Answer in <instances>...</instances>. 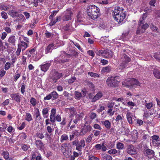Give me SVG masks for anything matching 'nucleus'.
<instances>
[{"instance_id":"f257e3e1","label":"nucleus","mask_w":160,"mask_h":160,"mask_svg":"<svg viewBox=\"0 0 160 160\" xmlns=\"http://www.w3.org/2000/svg\"><path fill=\"white\" fill-rule=\"evenodd\" d=\"M120 81L121 79L119 76H112L108 78L106 83L108 87L116 88L118 87Z\"/></svg>"},{"instance_id":"f03ea898","label":"nucleus","mask_w":160,"mask_h":160,"mask_svg":"<svg viewBox=\"0 0 160 160\" xmlns=\"http://www.w3.org/2000/svg\"><path fill=\"white\" fill-rule=\"evenodd\" d=\"M100 12L99 8L94 5H93L89 8L87 11L88 16L92 19H97Z\"/></svg>"},{"instance_id":"7ed1b4c3","label":"nucleus","mask_w":160,"mask_h":160,"mask_svg":"<svg viewBox=\"0 0 160 160\" xmlns=\"http://www.w3.org/2000/svg\"><path fill=\"white\" fill-rule=\"evenodd\" d=\"M147 17V14L144 13L141 18H140L139 20V27L138 28L137 33H139L140 32H143L144 31L143 30H145L147 29L148 27V24L145 22V19Z\"/></svg>"},{"instance_id":"20e7f679","label":"nucleus","mask_w":160,"mask_h":160,"mask_svg":"<svg viewBox=\"0 0 160 160\" xmlns=\"http://www.w3.org/2000/svg\"><path fill=\"white\" fill-rule=\"evenodd\" d=\"M62 54L58 58L59 59L56 58L54 60V62L56 63H63L68 61L67 58H69L72 56L71 54L66 53L64 51L62 52Z\"/></svg>"},{"instance_id":"39448f33","label":"nucleus","mask_w":160,"mask_h":160,"mask_svg":"<svg viewBox=\"0 0 160 160\" xmlns=\"http://www.w3.org/2000/svg\"><path fill=\"white\" fill-rule=\"evenodd\" d=\"M130 60L126 55L123 54L120 60L121 64L118 67L119 69L122 70L127 67L128 63L130 61Z\"/></svg>"},{"instance_id":"423d86ee","label":"nucleus","mask_w":160,"mask_h":160,"mask_svg":"<svg viewBox=\"0 0 160 160\" xmlns=\"http://www.w3.org/2000/svg\"><path fill=\"white\" fill-rule=\"evenodd\" d=\"M98 54L99 56H102L107 58H111L113 56V53L108 49H102L98 52Z\"/></svg>"},{"instance_id":"0eeeda50","label":"nucleus","mask_w":160,"mask_h":160,"mask_svg":"<svg viewBox=\"0 0 160 160\" xmlns=\"http://www.w3.org/2000/svg\"><path fill=\"white\" fill-rule=\"evenodd\" d=\"M72 13V11L67 9L63 13V16L62 17V19L63 21H67L71 19Z\"/></svg>"},{"instance_id":"6e6552de","label":"nucleus","mask_w":160,"mask_h":160,"mask_svg":"<svg viewBox=\"0 0 160 160\" xmlns=\"http://www.w3.org/2000/svg\"><path fill=\"white\" fill-rule=\"evenodd\" d=\"M125 85L127 86H132L134 85L140 86V83L136 79L134 78L129 79V80L124 82Z\"/></svg>"},{"instance_id":"1a4fd4ad","label":"nucleus","mask_w":160,"mask_h":160,"mask_svg":"<svg viewBox=\"0 0 160 160\" xmlns=\"http://www.w3.org/2000/svg\"><path fill=\"white\" fill-rule=\"evenodd\" d=\"M52 61H48L43 62L40 65L41 70L44 72H46L49 69L51 65V62Z\"/></svg>"},{"instance_id":"9d476101","label":"nucleus","mask_w":160,"mask_h":160,"mask_svg":"<svg viewBox=\"0 0 160 160\" xmlns=\"http://www.w3.org/2000/svg\"><path fill=\"white\" fill-rule=\"evenodd\" d=\"M126 152L129 154L131 155H135L137 153V151L136 148L131 144L128 145Z\"/></svg>"},{"instance_id":"9b49d317","label":"nucleus","mask_w":160,"mask_h":160,"mask_svg":"<svg viewBox=\"0 0 160 160\" xmlns=\"http://www.w3.org/2000/svg\"><path fill=\"white\" fill-rule=\"evenodd\" d=\"M92 129V127L90 125H87L85 123L82 127L81 131L82 135H85L90 132Z\"/></svg>"},{"instance_id":"f8f14e48","label":"nucleus","mask_w":160,"mask_h":160,"mask_svg":"<svg viewBox=\"0 0 160 160\" xmlns=\"http://www.w3.org/2000/svg\"><path fill=\"white\" fill-rule=\"evenodd\" d=\"M126 17L125 12H121L120 14L115 17V19L118 22H122Z\"/></svg>"},{"instance_id":"ddd939ff","label":"nucleus","mask_w":160,"mask_h":160,"mask_svg":"<svg viewBox=\"0 0 160 160\" xmlns=\"http://www.w3.org/2000/svg\"><path fill=\"white\" fill-rule=\"evenodd\" d=\"M144 154L148 158L153 157L154 156V152L153 150L148 148L144 151Z\"/></svg>"},{"instance_id":"4468645a","label":"nucleus","mask_w":160,"mask_h":160,"mask_svg":"<svg viewBox=\"0 0 160 160\" xmlns=\"http://www.w3.org/2000/svg\"><path fill=\"white\" fill-rule=\"evenodd\" d=\"M69 112H70L69 117L71 118V120L68 124V125L70 126L72 120V118L74 116H75L76 114H77V112L75 108H71L69 109Z\"/></svg>"},{"instance_id":"2eb2a0df","label":"nucleus","mask_w":160,"mask_h":160,"mask_svg":"<svg viewBox=\"0 0 160 160\" xmlns=\"http://www.w3.org/2000/svg\"><path fill=\"white\" fill-rule=\"evenodd\" d=\"M56 112V110L55 108H52L51 109L50 116V120L52 123H54L56 121L55 114Z\"/></svg>"},{"instance_id":"dca6fc26","label":"nucleus","mask_w":160,"mask_h":160,"mask_svg":"<svg viewBox=\"0 0 160 160\" xmlns=\"http://www.w3.org/2000/svg\"><path fill=\"white\" fill-rule=\"evenodd\" d=\"M85 145V142L84 140H81L78 144V147H76V149L79 151V153L81 154V150L82 148H83Z\"/></svg>"},{"instance_id":"f3484780","label":"nucleus","mask_w":160,"mask_h":160,"mask_svg":"<svg viewBox=\"0 0 160 160\" xmlns=\"http://www.w3.org/2000/svg\"><path fill=\"white\" fill-rule=\"evenodd\" d=\"M12 99L16 102L19 103L21 101V96L18 93L12 94L10 95Z\"/></svg>"},{"instance_id":"a211bd4d","label":"nucleus","mask_w":160,"mask_h":160,"mask_svg":"<svg viewBox=\"0 0 160 160\" xmlns=\"http://www.w3.org/2000/svg\"><path fill=\"white\" fill-rule=\"evenodd\" d=\"M152 143L155 146H158L160 145V141L159 137L157 135H154L152 137Z\"/></svg>"},{"instance_id":"6ab92c4d","label":"nucleus","mask_w":160,"mask_h":160,"mask_svg":"<svg viewBox=\"0 0 160 160\" xmlns=\"http://www.w3.org/2000/svg\"><path fill=\"white\" fill-rule=\"evenodd\" d=\"M121 12H125L124 11V10L122 8L120 7H115L114 10L113 11V13H114V17L117 16V15H118L121 13Z\"/></svg>"},{"instance_id":"aec40b11","label":"nucleus","mask_w":160,"mask_h":160,"mask_svg":"<svg viewBox=\"0 0 160 160\" xmlns=\"http://www.w3.org/2000/svg\"><path fill=\"white\" fill-rule=\"evenodd\" d=\"M8 41L9 44L12 46H15V45L16 40L15 37L14 35H12L10 36L8 38Z\"/></svg>"},{"instance_id":"412c9836","label":"nucleus","mask_w":160,"mask_h":160,"mask_svg":"<svg viewBox=\"0 0 160 160\" xmlns=\"http://www.w3.org/2000/svg\"><path fill=\"white\" fill-rule=\"evenodd\" d=\"M61 149L63 155L65 156L66 157H67V156L66 155V152L68 150V148L67 144L66 143L62 144L61 146Z\"/></svg>"},{"instance_id":"4be33fe9","label":"nucleus","mask_w":160,"mask_h":160,"mask_svg":"<svg viewBox=\"0 0 160 160\" xmlns=\"http://www.w3.org/2000/svg\"><path fill=\"white\" fill-rule=\"evenodd\" d=\"M150 69H153V74L154 77L158 79H160V71L157 69L154 68L153 67H150Z\"/></svg>"},{"instance_id":"5701e85b","label":"nucleus","mask_w":160,"mask_h":160,"mask_svg":"<svg viewBox=\"0 0 160 160\" xmlns=\"http://www.w3.org/2000/svg\"><path fill=\"white\" fill-rule=\"evenodd\" d=\"M35 143L37 147L41 149H43L44 148V145L40 140H38L35 141Z\"/></svg>"},{"instance_id":"b1692460","label":"nucleus","mask_w":160,"mask_h":160,"mask_svg":"<svg viewBox=\"0 0 160 160\" xmlns=\"http://www.w3.org/2000/svg\"><path fill=\"white\" fill-rule=\"evenodd\" d=\"M63 29L64 31L68 32H71L73 30V28L71 24L68 23L65 25L63 27Z\"/></svg>"},{"instance_id":"393cba45","label":"nucleus","mask_w":160,"mask_h":160,"mask_svg":"<svg viewBox=\"0 0 160 160\" xmlns=\"http://www.w3.org/2000/svg\"><path fill=\"white\" fill-rule=\"evenodd\" d=\"M2 155L3 157L6 160H12V158L11 157H9V153L8 151H2Z\"/></svg>"},{"instance_id":"a878e982","label":"nucleus","mask_w":160,"mask_h":160,"mask_svg":"<svg viewBox=\"0 0 160 160\" xmlns=\"http://www.w3.org/2000/svg\"><path fill=\"white\" fill-rule=\"evenodd\" d=\"M18 46L21 49L22 48V51L23 52L28 47V45L24 42L21 41L20 43L18 44Z\"/></svg>"},{"instance_id":"bb28decb","label":"nucleus","mask_w":160,"mask_h":160,"mask_svg":"<svg viewBox=\"0 0 160 160\" xmlns=\"http://www.w3.org/2000/svg\"><path fill=\"white\" fill-rule=\"evenodd\" d=\"M103 94L101 92H98L92 98V102H94L102 97Z\"/></svg>"},{"instance_id":"cd10ccee","label":"nucleus","mask_w":160,"mask_h":160,"mask_svg":"<svg viewBox=\"0 0 160 160\" xmlns=\"http://www.w3.org/2000/svg\"><path fill=\"white\" fill-rule=\"evenodd\" d=\"M36 110L35 112V119L40 121L42 120V118L40 115L39 109L38 108H36Z\"/></svg>"},{"instance_id":"c85d7f7f","label":"nucleus","mask_w":160,"mask_h":160,"mask_svg":"<svg viewBox=\"0 0 160 160\" xmlns=\"http://www.w3.org/2000/svg\"><path fill=\"white\" fill-rule=\"evenodd\" d=\"M49 109L48 108H44L42 110V114L44 118H47L48 116L47 114L48 113Z\"/></svg>"},{"instance_id":"c756f323","label":"nucleus","mask_w":160,"mask_h":160,"mask_svg":"<svg viewBox=\"0 0 160 160\" xmlns=\"http://www.w3.org/2000/svg\"><path fill=\"white\" fill-rule=\"evenodd\" d=\"M18 12L13 10H11L8 11V14L13 18L16 17Z\"/></svg>"},{"instance_id":"7c9ffc66","label":"nucleus","mask_w":160,"mask_h":160,"mask_svg":"<svg viewBox=\"0 0 160 160\" xmlns=\"http://www.w3.org/2000/svg\"><path fill=\"white\" fill-rule=\"evenodd\" d=\"M102 123L105 125V127L108 129H109L111 127V122L108 120H106L102 122Z\"/></svg>"},{"instance_id":"2f4dec72","label":"nucleus","mask_w":160,"mask_h":160,"mask_svg":"<svg viewBox=\"0 0 160 160\" xmlns=\"http://www.w3.org/2000/svg\"><path fill=\"white\" fill-rule=\"evenodd\" d=\"M68 139V135L65 134L62 135L60 138V142H63L64 141H67Z\"/></svg>"},{"instance_id":"473e14b6","label":"nucleus","mask_w":160,"mask_h":160,"mask_svg":"<svg viewBox=\"0 0 160 160\" xmlns=\"http://www.w3.org/2000/svg\"><path fill=\"white\" fill-rule=\"evenodd\" d=\"M53 44H51L48 45L47 48L45 50V52L46 53L51 52V50L53 49Z\"/></svg>"},{"instance_id":"72a5a7b5","label":"nucleus","mask_w":160,"mask_h":160,"mask_svg":"<svg viewBox=\"0 0 160 160\" xmlns=\"http://www.w3.org/2000/svg\"><path fill=\"white\" fill-rule=\"evenodd\" d=\"M25 120L28 122H29L32 120V115L30 113H26L25 115Z\"/></svg>"},{"instance_id":"f704fd0d","label":"nucleus","mask_w":160,"mask_h":160,"mask_svg":"<svg viewBox=\"0 0 160 160\" xmlns=\"http://www.w3.org/2000/svg\"><path fill=\"white\" fill-rule=\"evenodd\" d=\"M111 67L109 66H108L103 68L102 70V72H108L111 70Z\"/></svg>"},{"instance_id":"c9c22d12","label":"nucleus","mask_w":160,"mask_h":160,"mask_svg":"<svg viewBox=\"0 0 160 160\" xmlns=\"http://www.w3.org/2000/svg\"><path fill=\"white\" fill-rule=\"evenodd\" d=\"M102 158L105 160H112V157L109 155L106 154H103L102 155Z\"/></svg>"},{"instance_id":"e433bc0d","label":"nucleus","mask_w":160,"mask_h":160,"mask_svg":"<svg viewBox=\"0 0 160 160\" xmlns=\"http://www.w3.org/2000/svg\"><path fill=\"white\" fill-rule=\"evenodd\" d=\"M80 116L78 114H76L75 116V118L73 119V121L74 123L75 124H77L78 122V121H79L80 119Z\"/></svg>"},{"instance_id":"4c0bfd02","label":"nucleus","mask_w":160,"mask_h":160,"mask_svg":"<svg viewBox=\"0 0 160 160\" xmlns=\"http://www.w3.org/2000/svg\"><path fill=\"white\" fill-rule=\"evenodd\" d=\"M51 98L52 97L53 99H56L58 98V94L55 91H53L52 92L50 93Z\"/></svg>"},{"instance_id":"58836bf2","label":"nucleus","mask_w":160,"mask_h":160,"mask_svg":"<svg viewBox=\"0 0 160 160\" xmlns=\"http://www.w3.org/2000/svg\"><path fill=\"white\" fill-rule=\"evenodd\" d=\"M54 75L58 79H59L62 76V73H60L57 72H54Z\"/></svg>"},{"instance_id":"ea45409f","label":"nucleus","mask_w":160,"mask_h":160,"mask_svg":"<svg viewBox=\"0 0 160 160\" xmlns=\"http://www.w3.org/2000/svg\"><path fill=\"white\" fill-rule=\"evenodd\" d=\"M30 102L33 106H35L37 104V102L36 99L34 98H31L30 100Z\"/></svg>"},{"instance_id":"a19ab883","label":"nucleus","mask_w":160,"mask_h":160,"mask_svg":"<svg viewBox=\"0 0 160 160\" xmlns=\"http://www.w3.org/2000/svg\"><path fill=\"white\" fill-rule=\"evenodd\" d=\"M124 147V144L122 142H118L117 144V147L119 149H123Z\"/></svg>"},{"instance_id":"79ce46f5","label":"nucleus","mask_w":160,"mask_h":160,"mask_svg":"<svg viewBox=\"0 0 160 160\" xmlns=\"http://www.w3.org/2000/svg\"><path fill=\"white\" fill-rule=\"evenodd\" d=\"M9 9V8L4 5H0V9L1 10L7 11Z\"/></svg>"},{"instance_id":"37998d69","label":"nucleus","mask_w":160,"mask_h":160,"mask_svg":"<svg viewBox=\"0 0 160 160\" xmlns=\"http://www.w3.org/2000/svg\"><path fill=\"white\" fill-rule=\"evenodd\" d=\"M1 16L2 18L4 19H6L8 18L7 13L4 11L1 12Z\"/></svg>"},{"instance_id":"c03bdc74","label":"nucleus","mask_w":160,"mask_h":160,"mask_svg":"<svg viewBox=\"0 0 160 160\" xmlns=\"http://www.w3.org/2000/svg\"><path fill=\"white\" fill-rule=\"evenodd\" d=\"M127 118L128 122L132 124V118L129 113H128L127 114Z\"/></svg>"},{"instance_id":"a18cd8bd","label":"nucleus","mask_w":160,"mask_h":160,"mask_svg":"<svg viewBox=\"0 0 160 160\" xmlns=\"http://www.w3.org/2000/svg\"><path fill=\"white\" fill-rule=\"evenodd\" d=\"M88 74L91 77L94 78L99 77V75L98 74L92 72H88Z\"/></svg>"},{"instance_id":"49530a36","label":"nucleus","mask_w":160,"mask_h":160,"mask_svg":"<svg viewBox=\"0 0 160 160\" xmlns=\"http://www.w3.org/2000/svg\"><path fill=\"white\" fill-rule=\"evenodd\" d=\"M43 1V0H33V3L34 4V6L37 7L38 6L39 3L42 2Z\"/></svg>"},{"instance_id":"de8ad7c7","label":"nucleus","mask_w":160,"mask_h":160,"mask_svg":"<svg viewBox=\"0 0 160 160\" xmlns=\"http://www.w3.org/2000/svg\"><path fill=\"white\" fill-rule=\"evenodd\" d=\"M17 20H21L24 18V16L22 14H19L18 13L16 17Z\"/></svg>"},{"instance_id":"09e8293b","label":"nucleus","mask_w":160,"mask_h":160,"mask_svg":"<svg viewBox=\"0 0 160 160\" xmlns=\"http://www.w3.org/2000/svg\"><path fill=\"white\" fill-rule=\"evenodd\" d=\"M25 86L24 83L22 84V86L21 88V91L22 94H23L25 92Z\"/></svg>"},{"instance_id":"8fccbe9b","label":"nucleus","mask_w":160,"mask_h":160,"mask_svg":"<svg viewBox=\"0 0 160 160\" xmlns=\"http://www.w3.org/2000/svg\"><path fill=\"white\" fill-rule=\"evenodd\" d=\"M76 79V78L75 77H72L70 79L68 80V82L70 84L72 83Z\"/></svg>"},{"instance_id":"3c124183","label":"nucleus","mask_w":160,"mask_h":160,"mask_svg":"<svg viewBox=\"0 0 160 160\" xmlns=\"http://www.w3.org/2000/svg\"><path fill=\"white\" fill-rule=\"evenodd\" d=\"M75 94L76 98H78L81 97L82 96V94L78 92L75 91Z\"/></svg>"},{"instance_id":"603ef678","label":"nucleus","mask_w":160,"mask_h":160,"mask_svg":"<svg viewBox=\"0 0 160 160\" xmlns=\"http://www.w3.org/2000/svg\"><path fill=\"white\" fill-rule=\"evenodd\" d=\"M132 135H134L133 137L135 138H137L138 137V132L136 130H134L132 132Z\"/></svg>"},{"instance_id":"864d4df0","label":"nucleus","mask_w":160,"mask_h":160,"mask_svg":"<svg viewBox=\"0 0 160 160\" xmlns=\"http://www.w3.org/2000/svg\"><path fill=\"white\" fill-rule=\"evenodd\" d=\"M36 136L40 139H42L44 138V136L42 133L38 132L36 133Z\"/></svg>"},{"instance_id":"5fc2aeb1","label":"nucleus","mask_w":160,"mask_h":160,"mask_svg":"<svg viewBox=\"0 0 160 160\" xmlns=\"http://www.w3.org/2000/svg\"><path fill=\"white\" fill-rule=\"evenodd\" d=\"M115 104V103L113 102H109L108 104V107L109 108H113Z\"/></svg>"},{"instance_id":"6e6d98bb","label":"nucleus","mask_w":160,"mask_h":160,"mask_svg":"<svg viewBox=\"0 0 160 160\" xmlns=\"http://www.w3.org/2000/svg\"><path fill=\"white\" fill-rule=\"evenodd\" d=\"M117 152V150L114 149H111L108 151V153L110 154H115Z\"/></svg>"},{"instance_id":"4d7b16f0","label":"nucleus","mask_w":160,"mask_h":160,"mask_svg":"<svg viewBox=\"0 0 160 160\" xmlns=\"http://www.w3.org/2000/svg\"><path fill=\"white\" fill-rule=\"evenodd\" d=\"M27 59V58L26 57H25L24 56H22V64L23 65H25L26 64V60Z\"/></svg>"},{"instance_id":"13d9d810","label":"nucleus","mask_w":160,"mask_h":160,"mask_svg":"<svg viewBox=\"0 0 160 160\" xmlns=\"http://www.w3.org/2000/svg\"><path fill=\"white\" fill-rule=\"evenodd\" d=\"M92 134H91L89 135V136L86 139V141L88 142H90L91 141V140L92 139Z\"/></svg>"},{"instance_id":"bf43d9fd","label":"nucleus","mask_w":160,"mask_h":160,"mask_svg":"<svg viewBox=\"0 0 160 160\" xmlns=\"http://www.w3.org/2000/svg\"><path fill=\"white\" fill-rule=\"evenodd\" d=\"M88 53L90 56L92 57V58L94 57L95 56V54L93 51L90 50L87 51Z\"/></svg>"},{"instance_id":"052dcab7","label":"nucleus","mask_w":160,"mask_h":160,"mask_svg":"<svg viewBox=\"0 0 160 160\" xmlns=\"http://www.w3.org/2000/svg\"><path fill=\"white\" fill-rule=\"evenodd\" d=\"M20 75L18 73L16 72L15 75L14 76V80L15 82H16L17 79L20 77Z\"/></svg>"},{"instance_id":"680f3d73","label":"nucleus","mask_w":160,"mask_h":160,"mask_svg":"<svg viewBox=\"0 0 160 160\" xmlns=\"http://www.w3.org/2000/svg\"><path fill=\"white\" fill-rule=\"evenodd\" d=\"M89 160H99V159L96 157L90 155L89 156Z\"/></svg>"},{"instance_id":"e2e57ef3","label":"nucleus","mask_w":160,"mask_h":160,"mask_svg":"<svg viewBox=\"0 0 160 160\" xmlns=\"http://www.w3.org/2000/svg\"><path fill=\"white\" fill-rule=\"evenodd\" d=\"M96 114L95 113L92 112L90 116V118L91 119H93L96 117Z\"/></svg>"},{"instance_id":"0e129e2a","label":"nucleus","mask_w":160,"mask_h":160,"mask_svg":"<svg viewBox=\"0 0 160 160\" xmlns=\"http://www.w3.org/2000/svg\"><path fill=\"white\" fill-rule=\"evenodd\" d=\"M10 65L9 62H7L5 65V69L6 70H8L10 68Z\"/></svg>"},{"instance_id":"69168bd1","label":"nucleus","mask_w":160,"mask_h":160,"mask_svg":"<svg viewBox=\"0 0 160 160\" xmlns=\"http://www.w3.org/2000/svg\"><path fill=\"white\" fill-rule=\"evenodd\" d=\"M55 120L58 122H60L61 121V118L60 115L58 114L56 117L55 116Z\"/></svg>"},{"instance_id":"338daca9","label":"nucleus","mask_w":160,"mask_h":160,"mask_svg":"<svg viewBox=\"0 0 160 160\" xmlns=\"http://www.w3.org/2000/svg\"><path fill=\"white\" fill-rule=\"evenodd\" d=\"M4 30L5 32L8 33H10L11 32V30L10 28L8 27H6L4 28Z\"/></svg>"},{"instance_id":"774afa93","label":"nucleus","mask_w":160,"mask_h":160,"mask_svg":"<svg viewBox=\"0 0 160 160\" xmlns=\"http://www.w3.org/2000/svg\"><path fill=\"white\" fill-rule=\"evenodd\" d=\"M102 146V144L101 145V144H96L95 145V147L97 150H99L101 149Z\"/></svg>"}]
</instances>
